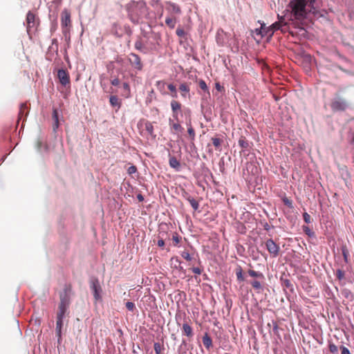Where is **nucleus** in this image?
<instances>
[{
  "label": "nucleus",
  "mask_w": 354,
  "mask_h": 354,
  "mask_svg": "<svg viewBox=\"0 0 354 354\" xmlns=\"http://www.w3.org/2000/svg\"><path fill=\"white\" fill-rule=\"evenodd\" d=\"M308 0H291L288 4L291 17L297 21L304 20L307 17L306 5Z\"/></svg>",
  "instance_id": "nucleus-1"
},
{
  "label": "nucleus",
  "mask_w": 354,
  "mask_h": 354,
  "mask_svg": "<svg viewBox=\"0 0 354 354\" xmlns=\"http://www.w3.org/2000/svg\"><path fill=\"white\" fill-rule=\"evenodd\" d=\"M71 292V284H66L64 286L63 292L59 295L60 302L59 304L58 311L57 313V318L64 319L65 313L71 303L70 296Z\"/></svg>",
  "instance_id": "nucleus-2"
},
{
  "label": "nucleus",
  "mask_w": 354,
  "mask_h": 354,
  "mask_svg": "<svg viewBox=\"0 0 354 354\" xmlns=\"http://www.w3.org/2000/svg\"><path fill=\"white\" fill-rule=\"evenodd\" d=\"M330 106L333 111H344L346 109L348 104L344 99L337 95L331 100Z\"/></svg>",
  "instance_id": "nucleus-3"
},
{
  "label": "nucleus",
  "mask_w": 354,
  "mask_h": 354,
  "mask_svg": "<svg viewBox=\"0 0 354 354\" xmlns=\"http://www.w3.org/2000/svg\"><path fill=\"white\" fill-rule=\"evenodd\" d=\"M61 26L62 32L68 33L71 28V12L65 9L61 14Z\"/></svg>",
  "instance_id": "nucleus-4"
},
{
  "label": "nucleus",
  "mask_w": 354,
  "mask_h": 354,
  "mask_svg": "<svg viewBox=\"0 0 354 354\" xmlns=\"http://www.w3.org/2000/svg\"><path fill=\"white\" fill-rule=\"evenodd\" d=\"M27 32H29L32 28H35L39 24L38 19H36L35 15L28 11L26 15Z\"/></svg>",
  "instance_id": "nucleus-5"
},
{
  "label": "nucleus",
  "mask_w": 354,
  "mask_h": 354,
  "mask_svg": "<svg viewBox=\"0 0 354 354\" xmlns=\"http://www.w3.org/2000/svg\"><path fill=\"white\" fill-rule=\"evenodd\" d=\"M266 246L270 254L274 257L279 255V246L272 239H268L265 243Z\"/></svg>",
  "instance_id": "nucleus-6"
},
{
  "label": "nucleus",
  "mask_w": 354,
  "mask_h": 354,
  "mask_svg": "<svg viewBox=\"0 0 354 354\" xmlns=\"http://www.w3.org/2000/svg\"><path fill=\"white\" fill-rule=\"evenodd\" d=\"M166 10L168 12L169 15L176 16L181 14V9L180 6L171 1L166 2Z\"/></svg>",
  "instance_id": "nucleus-7"
},
{
  "label": "nucleus",
  "mask_w": 354,
  "mask_h": 354,
  "mask_svg": "<svg viewBox=\"0 0 354 354\" xmlns=\"http://www.w3.org/2000/svg\"><path fill=\"white\" fill-rule=\"evenodd\" d=\"M129 62L138 71H141L142 69L143 65L142 64L140 57L138 55L135 53H131Z\"/></svg>",
  "instance_id": "nucleus-8"
},
{
  "label": "nucleus",
  "mask_w": 354,
  "mask_h": 354,
  "mask_svg": "<svg viewBox=\"0 0 354 354\" xmlns=\"http://www.w3.org/2000/svg\"><path fill=\"white\" fill-rule=\"evenodd\" d=\"M91 288L93 290L95 299L96 301L100 300L101 299L100 292L102 291V288H101L97 279H95L92 282Z\"/></svg>",
  "instance_id": "nucleus-9"
},
{
  "label": "nucleus",
  "mask_w": 354,
  "mask_h": 354,
  "mask_svg": "<svg viewBox=\"0 0 354 354\" xmlns=\"http://www.w3.org/2000/svg\"><path fill=\"white\" fill-rule=\"evenodd\" d=\"M57 77L59 80V82L64 86H66L70 83V77L68 73L64 69H59L58 71Z\"/></svg>",
  "instance_id": "nucleus-10"
},
{
  "label": "nucleus",
  "mask_w": 354,
  "mask_h": 354,
  "mask_svg": "<svg viewBox=\"0 0 354 354\" xmlns=\"http://www.w3.org/2000/svg\"><path fill=\"white\" fill-rule=\"evenodd\" d=\"M211 140L212 142V145L215 148V150L218 151H222V145L223 143V138H221L218 135L212 137L211 138Z\"/></svg>",
  "instance_id": "nucleus-11"
},
{
  "label": "nucleus",
  "mask_w": 354,
  "mask_h": 354,
  "mask_svg": "<svg viewBox=\"0 0 354 354\" xmlns=\"http://www.w3.org/2000/svg\"><path fill=\"white\" fill-rule=\"evenodd\" d=\"M169 124L171 131H174V133L182 132L184 129L180 125L179 121H174L171 118L169 120Z\"/></svg>",
  "instance_id": "nucleus-12"
},
{
  "label": "nucleus",
  "mask_w": 354,
  "mask_h": 354,
  "mask_svg": "<svg viewBox=\"0 0 354 354\" xmlns=\"http://www.w3.org/2000/svg\"><path fill=\"white\" fill-rule=\"evenodd\" d=\"M179 91H180L181 96L184 98H186L189 95V85L186 82L180 84L179 86Z\"/></svg>",
  "instance_id": "nucleus-13"
},
{
  "label": "nucleus",
  "mask_w": 354,
  "mask_h": 354,
  "mask_svg": "<svg viewBox=\"0 0 354 354\" xmlns=\"http://www.w3.org/2000/svg\"><path fill=\"white\" fill-rule=\"evenodd\" d=\"M63 326V319L57 318L56 321V335L58 337V342L60 343L62 340V328Z\"/></svg>",
  "instance_id": "nucleus-14"
},
{
  "label": "nucleus",
  "mask_w": 354,
  "mask_h": 354,
  "mask_svg": "<svg viewBox=\"0 0 354 354\" xmlns=\"http://www.w3.org/2000/svg\"><path fill=\"white\" fill-rule=\"evenodd\" d=\"M28 113V106L27 103H22L19 107V111L18 115V121L21 120L24 116L26 117Z\"/></svg>",
  "instance_id": "nucleus-15"
},
{
  "label": "nucleus",
  "mask_w": 354,
  "mask_h": 354,
  "mask_svg": "<svg viewBox=\"0 0 354 354\" xmlns=\"http://www.w3.org/2000/svg\"><path fill=\"white\" fill-rule=\"evenodd\" d=\"M257 35H261L262 37L268 36L270 37V28L266 27L264 24H262L259 29H256Z\"/></svg>",
  "instance_id": "nucleus-16"
},
{
  "label": "nucleus",
  "mask_w": 354,
  "mask_h": 354,
  "mask_svg": "<svg viewBox=\"0 0 354 354\" xmlns=\"http://www.w3.org/2000/svg\"><path fill=\"white\" fill-rule=\"evenodd\" d=\"M52 118L53 120V129L54 131H56L59 125L58 111L57 109H53Z\"/></svg>",
  "instance_id": "nucleus-17"
},
{
  "label": "nucleus",
  "mask_w": 354,
  "mask_h": 354,
  "mask_svg": "<svg viewBox=\"0 0 354 354\" xmlns=\"http://www.w3.org/2000/svg\"><path fill=\"white\" fill-rule=\"evenodd\" d=\"M177 22V18L176 16L169 15L165 19L166 25L171 29L174 28Z\"/></svg>",
  "instance_id": "nucleus-18"
},
{
  "label": "nucleus",
  "mask_w": 354,
  "mask_h": 354,
  "mask_svg": "<svg viewBox=\"0 0 354 354\" xmlns=\"http://www.w3.org/2000/svg\"><path fill=\"white\" fill-rule=\"evenodd\" d=\"M182 330H183V334L184 335H186L189 337H191L193 336L192 328L187 322L183 323Z\"/></svg>",
  "instance_id": "nucleus-19"
},
{
  "label": "nucleus",
  "mask_w": 354,
  "mask_h": 354,
  "mask_svg": "<svg viewBox=\"0 0 354 354\" xmlns=\"http://www.w3.org/2000/svg\"><path fill=\"white\" fill-rule=\"evenodd\" d=\"M169 166L176 171H178L180 167V164L176 157L172 156L169 158Z\"/></svg>",
  "instance_id": "nucleus-20"
},
{
  "label": "nucleus",
  "mask_w": 354,
  "mask_h": 354,
  "mask_svg": "<svg viewBox=\"0 0 354 354\" xmlns=\"http://www.w3.org/2000/svg\"><path fill=\"white\" fill-rule=\"evenodd\" d=\"M203 343L207 349H209L212 346V341L207 333L203 337Z\"/></svg>",
  "instance_id": "nucleus-21"
},
{
  "label": "nucleus",
  "mask_w": 354,
  "mask_h": 354,
  "mask_svg": "<svg viewBox=\"0 0 354 354\" xmlns=\"http://www.w3.org/2000/svg\"><path fill=\"white\" fill-rule=\"evenodd\" d=\"M281 26L282 21H279L272 24L270 26H269V28H270V37L273 35L275 30L280 29Z\"/></svg>",
  "instance_id": "nucleus-22"
},
{
  "label": "nucleus",
  "mask_w": 354,
  "mask_h": 354,
  "mask_svg": "<svg viewBox=\"0 0 354 354\" xmlns=\"http://www.w3.org/2000/svg\"><path fill=\"white\" fill-rule=\"evenodd\" d=\"M171 108L172 113L179 112L181 109V104L176 100H171Z\"/></svg>",
  "instance_id": "nucleus-23"
},
{
  "label": "nucleus",
  "mask_w": 354,
  "mask_h": 354,
  "mask_svg": "<svg viewBox=\"0 0 354 354\" xmlns=\"http://www.w3.org/2000/svg\"><path fill=\"white\" fill-rule=\"evenodd\" d=\"M109 102L112 106H117L118 108L120 107L121 103L118 96L111 95L109 98Z\"/></svg>",
  "instance_id": "nucleus-24"
},
{
  "label": "nucleus",
  "mask_w": 354,
  "mask_h": 354,
  "mask_svg": "<svg viewBox=\"0 0 354 354\" xmlns=\"http://www.w3.org/2000/svg\"><path fill=\"white\" fill-rule=\"evenodd\" d=\"M187 125L188 127L187 133H188L191 140H194L195 138V131H194V128L192 127L191 119H189V122H187Z\"/></svg>",
  "instance_id": "nucleus-25"
},
{
  "label": "nucleus",
  "mask_w": 354,
  "mask_h": 354,
  "mask_svg": "<svg viewBox=\"0 0 354 354\" xmlns=\"http://www.w3.org/2000/svg\"><path fill=\"white\" fill-rule=\"evenodd\" d=\"M248 272L249 275L252 277L259 278L261 279H264V275L263 274V273L260 272H257L253 270H249Z\"/></svg>",
  "instance_id": "nucleus-26"
},
{
  "label": "nucleus",
  "mask_w": 354,
  "mask_h": 354,
  "mask_svg": "<svg viewBox=\"0 0 354 354\" xmlns=\"http://www.w3.org/2000/svg\"><path fill=\"white\" fill-rule=\"evenodd\" d=\"M235 272H236L237 280L239 281H243L245 280V279L243 276L242 268L240 266H237V268L235 270Z\"/></svg>",
  "instance_id": "nucleus-27"
},
{
  "label": "nucleus",
  "mask_w": 354,
  "mask_h": 354,
  "mask_svg": "<svg viewBox=\"0 0 354 354\" xmlns=\"http://www.w3.org/2000/svg\"><path fill=\"white\" fill-rule=\"evenodd\" d=\"M187 200L189 201V204L194 210H197L198 209L199 203L196 200L191 196L187 197Z\"/></svg>",
  "instance_id": "nucleus-28"
},
{
  "label": "nucleus",
  "mask_w": 354,
  "mask_h": 354,
  "mask_svg": "<svg viewBox=\"0 0 354 354\" xmlns=\"http://www.w3.org/2000/svg\"><path fill=\"white\" fill-rule=\"evenodd\" d=\"M239 145L243 149H246L249 147L248 140L244 136H241L239 140Z\"/></svg>",
  "instance_id": "nucleus-29"
},
{
  "label": "nucleus",
  "mask_w": 354,
  "mask_h": 354,
  "mask_svg": "<svg viewBox=\"0 0 354 354\" xmlns=\"http://www.w3.org/2000/svg\"><path fill=\"white\" fill-rule=\"evenodd\" d=\"M122 88L125 93H124L125 97H129L130 95V91H131L129 84L127 82H124L122 84Z\"/></svg>",
  "instance_id": "nucleus-30"
},
{
  "label": "nucleus",
  "mask_w": 354,
  "mask_h": 354,
  "mask_svg": "<svg viewBox=\"0 0 354 354\" xmlns=\"http://www.w3.org/2000/svg\"><path fill=\"white\" fill-rule=\"evenodd\" d=\"M251 286L254 288L255 290H261L262 288V286L260 281L257 280H254L250 282Z\"/></svg>",
  "instance_id": "nucleus-31"
},
{
  "label": "nucleus",
  "mask_w": 354,
  "mask_h": 354,
  "mask_svg": "<svg viewBox=\"0 0 354 354\" xmlns=\"http://www.w3.org/2000/svg\"><path fill=\"white\" fill-rule=\"evenodd\" d=\"M198 86L201 89H202L204 91L209 92L208 87L205 83V82L203 80H200L198 81Z\"/></svg>",
  "instance_id": "nucleus-32"
},
{
  "label": "nucleus",
  "mask_w": 354,
  "mask_h": 354,
  "mask_svg": "<svg viewBox=\"0 0 354 354\" xmlns=\"http://www.w3.org/2000/svg\"><path fill=\"white\" fill-rule=\"evenodd\" d=\"M181 257L187 261H189L192 259L191 254L187 250H184L182 252Z\"/></svg>",
  "instance_id": "nucleus-33"
},
{
  "label": "nucleus",
  "mask_w": 354,
  "mask_h": 354,
  "mask_svg": "<svg viewBox=\"0 0 354 354\" xmlns=\"http://www.w3.org/2000/svg\"><path fill=\"white\" fill-rule=\"evenodd\" d=\"M328 348H329L330 352L332 353H337V352H338L337 346L332 342L329 343Z\"/></svg>",
  "instance_id": "nucleus-34"
},
{
  "label": "nucleus",
  "mask_w": 354,
  "mask_h": 354,
  "mask_svg": "<svg viewBox=\"0 0 354 354\" xmlns=\"http://www.w3.org/2000/svg\"><path fill=\"white\" fill-rule=\"evenodd\" d=\"M180 236L177 234V233H174L172 236V241L174 242V245H177L180 241Z\"/></svg>",
  "instance_id": "nucleus-35"
},
{
  "label": "nucleus",
  "mask_w": 354,
  "mask_h": 354,
  "mask_svg": "<svg viewBox=\"0 0 354 354\" xmlns=\"http://www.w3.org/2000/svg\"><path fill=\"white\" fill-rule=\"evenodd\" d=\"M145 129L149 132V134H153V127L151 122H147L145 123Z\"/></svg>",
  "instance_id": "nucleus-36"
},
{
  "label": "nucleus",
  "mask_w": 354,
  "mask_h": 354,
  "mask_svg": "<svg viewBox=\"0 0 354 354\" xmlns=\"http://www.w3.org/2000/svg\"><path fill=\"white\" fill-rule=\"evenodd\" d=\"M168 89L172 93V96L176 97H177V93H176V86L172 84H169L168 86Z\"/></svg>",
  "instance_id": "nucleus-37"
},
{
  "label": "nucleus",
  "mask_w": 354,
  "mask_h": 354,
  "mask_svg": "<svg viewBox=\"0 0 354 354\" xmlns=\"http://www.w3.org/2000/svg\"><path fill=\"white\" fill-rule=\"evenodd\" d=\"M176 32V35L180 37H185L186 35L185 30L180 28H177Z\"/></svg>",
  "instance_id": "nucleus-38"
},
{
  "label": "nucleus",
  "mask_w": 354,
  "mask_h": 354,
  "mask_svg": "<svg viewBox=\"0 0 354 354\" xmlns=\"http://www.w3.org/2000/svg\"><path fill=\"white\" fill-rule=\"evenodd\" d=\"M303 218H304V220L305 223H310V221H311V216L307 212H304L303 214Z\"/></svg>",
  "instance_id": "nucleus-39"
},
{
  "label": "nucleus",
  "mask_w": 354,
  "mask_h": 354,
  "mask_svg": "<svg viewBox=\"0 0 354 354\" xmlns=\"http://www.w3.org/2000/svg\"><path fill=\"white\" fill-rule=\"evenodd\" d=\"M153 348L156 354H160L161 353V345L159 343H155L153 345Z\"/></svg>",
  "instance_id": "nucleus-40"
},
{
  "label": "nucleus",
  "mask_w": 354,
  "mask_h": 354,
  "mask_svg": "<svg viewBox=\"0 0 354 354\" xmlns=\"http://www.w3.org/2000/svg\"><path fill=\"white\" fill-rule=\"evenodd\" d=\"M126 307L129 311H133L135 309V304L131 301H127L126 303Z\"/></svg>",
  "instance_id": "nucleus-41"
},
{
  "label": "nucleus",
  "mask_w": 354,
  "mask_h": 354,
  "mask_svg": "<svg viewBox=\"0 0 354 354\" xmlns=\"http://www.w3.org/2000/svg\"><path fill=\"white\" fill-rule=\"evenodd\" d=\"M136 171H137V168L134 165L130 166L127 169V172L129 174H135Z\"/></svg>",
  "instance_id": "nucleus-42"
},
{
  "label": "nucleus",
  "mask_w": 354,
  "mask_h": 354,
  "mask_svg": "<svg viewBox=\"0 0 354 354\" xmlns=\"http://www.w3.org/2000/svg\"><path fill=\"white\" fill-rule=\"evenodd\" d=\"M191 270L194 274H198V275H200L203 272V269H201L198 267H196V268L194 267V268H191Z\"/></svg>",
  "instance_id": "nucleus-43"
},
{
  "label": "nucleus",
  "mask_w": 354,
  "mask_h": 354,
  "mask_svg": "<svg viewBox=\"0 0 354 354\" xmlns=\"http://www.w3.org/2000/svg\"><path fill=\"white\" fill-rule=\"evenodd\" d=\"M62 33L65 37V40L66 41L68 44H69L71 40V30H68V33H66L65 32H62Z\"/></svg>",
  "instance_id": "nucleus-44"
},
{
  "label": "nucleus",
  "mask_w": 354,
  "mask_h": 354,
  "mask_svg": "<svg viewBox=\"0 0 354 354\" xmlns=\"http://www.w3.org/2000/svg\"><path fill=\"white\" fill-rule=\"evenodd\" d=\"M135 48L137 49V50H142V41L140 40H138L135 42Z\"/></svg>",
  "instance_id": "nucleus-45"
},
{
  "label": "nucleus",
  "mask_w": 354,
  "mask_h": 354,
  "mask_svg": "<svg viewBox=\"0 0 354 354\" xmlns=\"http://www.w3.org/2000/svg\"><path fill=\"white\" fill-rule=\"evenodd\" d=\"M283 203H284L286 205H287V206H288V207H292V201H291V200H290V199H289V198H284L283 199Z\"/></svg>",
  "instance_id": "nucleus-46"
},
{
  "label": "nucleus",
  "mask_w": 354,
  "mask_h": 354,
  "mask_svg": "<svg viewBox=\"0 0 354 354\" xmlns=\"http://www.w3.org/2000/svg\"><path fill=\"white\" fill-rule=\"evenodd\" d=\"M336 275H337V277L339 279H342L344 277V272L342 270H337V272H336Z\"/></svg>",
  "instance_id": "nucleus-47"
},
{
  "label": "nucleus",
  "mask_w": 354,
  "mask_h": 354,
  "mask_svg": "<svg viewBox=\"0 0 354 354\" xmlns=\"http://www.w3.org/2000/svg\"><path fill=\"white\" fill-rule=\"evenodd\" d=\"M340 349L342 351L341 354H351L349 350L345 346H341Z\"/></svg>",
  "instance_id": "nucleus-48"
},
{
  "label": "nucleus",
  "mask_w": 354,
  "mask_h": 354,
  "mask_svg": "<svg viewBox=\"0 0 354 354\" xmlns=\"http://www.w3.org/2000/svg\"><path fill=\"white\" fill-rule=\"evenodd\" d=\"M113 86H118L120 84V80L118 78H114L111 82Z\"/></svg>",
  "instance_id": "nucleus-49"
},
{
  "label": "nucleus",
  "mask_w": 354,
  "mask_h": 354,
  "mask_svg": "<svg viewBox=\"0 0 354 354\" xmlns=\"http://www.w3.org/2000/svg\"><path fill=\"white\" fill-rule=\"evenodd\" d=\"M283 285H284L286 288H289L292 287L291 282H290V280H288V279H285V280H283Z\"/></svg>",
  "instance_id": "nucleus-50"
},
{
  "label": "nucleus",
  "mask_w": 354,
  "mask_h": 354,
  "mask_svg": "<svg viewBox=\"0 0 354 354\" xmlns=\"http://www.w3.org/2000/svg\"><path fill=\"white\" fill-rule=\"evenodd\" d=\"M157 245L160 247V248H162L164 247L165 245V241L162 239H160L158 240V242H157Z\"/></svg>",
  "instance_id": "nucleus-51"
},
{
  "label": "nucleus",
  "mask_w": 354,
  "mask_h": 354,
  "mask_svg": "<svg viewBox=\"0 0 354 354\" xmlns=\"http://www.w3.org/2000/svg\"><path fill=\"white\" fill-rule=\"evenodd\" d=\"M178 113L179 112H176V113H172V115H173V119L174 121H179V118H178Z\"/></svg>",
  "instance_id": "nucleus-52"
},
{
  "label": "nucleus",
  "mask_w": 354,
  "mask_h": 354,
  "mask_svg": "<svg viewBox=\"0 0 354 354\" xmlns=\"http://www.w3.org/2000/svg\"><path fill=\"white\" fill-rule=\"evenodd\" d=\"M292 25L294 26L295 28H297L298 26V28L301 30H304V28L300 27V26L298 24V22H295V21H292L291 23Z\"/></svg>",
  "instance_id": "nucleus-53"
},
{
  "label": "nucleus",
  "mask_w": 354,
  "mask_h": 354,
  "mask_svg": "<svg viewBox=\"0 0 354 354\" xmlns=\"http://www.w3.org/2000/svg\"><path fill=\"white\" fill-rule=\"evenodd\" d=\"M137 198H138L139 201H142L144 200V198H143V196L141 194H138L137 196Z\"/></svg>",
  "instance_id": "nucleus-54"
},
{
  "label": "nucleus",
  "mask_w": 354,
  "mask_h": 354,
  "mask_svg": "<svg viewBox=\"0 0 354 354\" xmlns=\"http://www.w3.org/2000/svg\"><path fill=\"white\" fill-rule=\"evenodd\" d=\"M157 86H160V85H162V86H165V82H162V81H158L157 83H156Z\"/></svg>",
  "instance_id": "nucleus-55"
},
{
  "label": "nucleus",
  "mask_w": 354,
  "mask_h": 354,
  "mask_svg": "<svg viewBox=\"0 0 354 354\" xmlns=\"http://www.w3.org/2000/svg\"><path fill=\"white\" fill-rule=\"evenodd\" d=\"M216 88L217 90L220 91L221 86H220V84L218 83H216Z\"/></svg>",
  "instance_id": "nucleus-56"
},
{
  "label": "nucleus",
  "mask_w": 354,
  "mask_h": 354,
  "mask_svg": "<svg viewBox=\"0 0 354 354\" xmlns=\"http://www.w3.org/2000/svg\"><path fill=\"white\" fill-rule=\"evenodd\" d=\"M290 34H291L292 36H294L295 34H297V32H295L293 30H290L289 31Z\"/></svg>",
  "instance_id": "nucleus-57"
},
{
  "label": "nucleus",
  "mask_w": 354,
  "mask_h": 354,
  "mask_svg": "<svg viewBox=\"0 0 354 354\" xmlns=\"http://www.w3.org/2000/svg\"><path fill=\"white\" fill-rule=\"evenodd\" d=\"M343 255H344V258L346 259V258H347V256H346V250H343Z\"/></svg>",
  "instance_id": "nucleus-58"
},
{
  "label": "nucleus",
  "mask_w": 354,
  "mask_h": 354,
  "mask_svg": "<svg viewBox=\"0 0 354 354\" xmlns=\"http://www.w3.org/2000/svg\"><path fill=\"white\" fill-rule=\"evenodd\" d=\"M310 4H313L315 2V0H308Z\"/></svg>",
  "instance_id": "nucleus-59"
},
{
  "label": "nucleus",
  "mask_w": 354,
  "mask_h": 354,
  "mask_svg": "<svg viewBox=\"0 0 354 354\" xmlns=\"http://www.w3.org/2000/svg\"><path fill=\"white\" fill-rule=\"evenodd\" d=\"M351 143L353 145H354V133H353V138H352Z\"/></svg>",
  "instance_id": "nucleus-60"
},
{
  "label": "nucleus",
  "mask_w": 354,
  "mask_h": 354,
  "mask_svg": "<svg viewBox=\"0 0 354 354\" xmlns=\"http://www.w3.org/2000/svg\"><path fill=\"white\" fill-rule=\"evenodd\" d=\"M304 230H305L306 232L309 231V229H308V227H304Z\"/></svg>",
  "instance_id": "nucleus-61"
},
{
  "label": "nucleus",
  "mask_w": 354,
  "mask_h": 354,
  "mask_svg": "<svg viewBox=\"0 0 354 354\" xmlns=\"http://www.w3.org/2000/svg\"><path fill=\"white\" fill-rule=\"evenodd\" d=\"M56 42H57V39H54L53 40V44H55V43H56Z\"/></svg>",
  "instance_id": "nucleus-62"
},
{
  "label": "nucleus",
  "mask_w": 354,
  "mask_h": 354,
  "mask_svg": "<svg viewBox=\"0 0 354 354\" xmlns=\"http://www.w3.org/2000/svg\"><path fill=\"white\" fill-rule=\"evenodd\" d=\"M129 15L131 16V18L133 17L131 11L129 12Z\"/></svg>",
  "instance_id": "nucleus-63"
}]
</instances>
